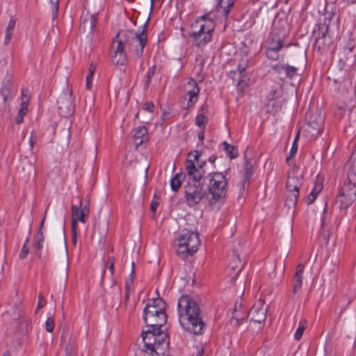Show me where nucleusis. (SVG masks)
Masks as SVG:
<instances>
[{
	"label": "nucleus",
	"instance_id": "nucleus-64",
	"mask_svg": "<svg viewBox=\"0 0 356 356\" xmlns=\"http://www.w3.org/2000/svg\"><path fill=\"white\" fill-rule=\"evenodd\" d=\"M198 138L200 140H204V129L200 131L199 133H198Z\"/></svg>",
	"mask_w": 356,
	"mask_h": 356
},
{
	"label": "nucleus",
	"instance_id": "nucleus-44",
	"mask_svg": "<svg viewBox=\"0 0 356 356\" xmlns=\"http://www.w3.org/2000/svg\"><path fill=\"white\" fill-rule=\"evenodd\" d=\"M135 270L134 268L131 269V273L129 275V280L126 282V289L127 291L130 287V285L132 284L134 279Z\"/></svg>",
	"mask_w": 356,
	"mask_h": 356
},
{
	"label": "nucleus",
	"instance_id": "nucleus-27",
	"mask_svg": "<svg viewBox=\"0 0 356 356\" xmlns=\"http://www.w3.org/2000/svg\"><path fill=\"white\" fill-rule=\"evenodd\" d=\"M185 175L183 173H177L170 180V186L172 191H177L181 186Z\"/></svg>",
	"mask_w": 356,
	"mask_h": 356
},
{
	"label": "nucleus",
	"instance_id": "nucleus-36",
	"mask_svg": "<svg viewBox=\"0 0 356 356\" xmlns=\"http://www.w3.org/2000/svg\"><path fill=\"white\" fill-rule=\"evenodd\" d=\"M52 13V18L54 19L58 15L59 0H49Z\"/></svg>",
	"mask_w": 356,
	"mask_h": 356
},
{
	"label": "nucleus",
	"instance_id": "nucleus-17",
	"mask_svg": "<svg viewBox=\"0 0 356 356\" xmlns=\"http://www.w3.org/2000/svg\"><path fill=\"white\" fill-rule=\"evenodd\" d=\"M119 33L116 35L115 39L118 42L117 47L114 51V55L112 58V62L115 65H122L127 61V54L124 51V41L119 38Z\"/></svg>",
	"mask_w": 356,
	"mask_h": 356
},
{
	"label": "nucleus",
	"instance_id": "nucleus-48",
	"mask_svg": "<svg viewBox=\"0 0 356 356\" xmlns=\"http://www.w3.org/2000/svg\"><path fill=\"white\" fill-rule=\"evenodd\" d=\"M325 225V220H323L322 222V227L323 228L322 237H323V240L325 241V243H327L328 241H329V238H330V232H329V231H325L324 229Z\"/></svg>",
	"mask_w": 356,
	"mask_h": 356
},
{
	"label": "nucleus",
	"instance_id": "nucleus-50",
	"mask_svg": "<svg viewBox=\"0 0 356 356\" xmlns=\"http://www.w3.org/2000/svg\"><path fill=\"white\" fill-rule=\"evenodd\" d=\"M95 70H96V65L95 64H93L92 63H90L89 69H88V73L86 76L87 79H88V78L92 79Z\"/></svg>",
	"mask_w": 356,
	"mask_h": 356
},
{
	"label": "nucleus",
	"instance_id": "nucleus-43",
	"mask_svg": "<svg viewBox=\"0 0 356 356\" xmlns=\"http://www.w3.org/2000/svg\"><path fill=\"white\" fill-rule=\"evenodd\" d=\"M244 317H239L238 315H234L232 318L230 320V323L234 326H238L240 325V321H243Z\"/></svg>",
	"mask_w": 356,
	"mask_h": 356
},
{
	"label": "nucleus",
	"instance_id": "nucleus-63",
	"mask_svg": "<svg viewBox=\"0 0 356 356\" xmlns=\"http://www.w3.org/2000/svg\"><path fill=\"white\" fill-rule=\"evenodd\" d=\"M46 215H47V211H45L44 213V216L40 222V227H39V229L38 230H42V228H43V226H44V220H45V218H46Z\"/></svg>",
	"mask_w": 356,
	"mask_h": 356
},
{
	"label": "nucleus",
	"instance_id": "nucleus-59",
	"mask_svg": "<svg viewBox=\"0 0 356 356\" xmlns=\"http://www.w3.org/2000/svg\"><path fill=\"white\" fill-rule=\"evenodd\" d=\"M159 206V202L156 201H152L150 206V209L152 212H155Z\"/></svg>",
	"mask_w": 356,
	"mask_h": 356
},
{
	"label": "nucleus",
	"instance_id": "nucleus-38",
	"mask_svg": "<svg viewBox=\"0 0 356 356\" xmlns=\"http://www.w3.org/2000/svg\"><path fill=\"white\" fill-rule=\"evenodd\" d=\"M45 329L48 332H52L54 329V319L53 317L47 318L45 322Z\"/></svg>",
	"mask_w": 356,
	"mask_h": 356
},
{
	"label": "nucleus",
	"instance_id": "nucleus-5",
	"mask_svg": "<svg viewBox=\"0 0 356 356\" xmlns=\"http://www.w3.org/2000/svg\"><path fill=\"white\" fill-rule=\"evenodd\" d=\"M209 180L208 191L211 197L209 202L213 209H218L220 203L226 196L227 192V180L221 172H212L207 177Z\"/></svg>",
	"mask_w": 356,
	"mask_h": 356
},
{
	"label": "nucleus",
	"instance_id": "nucleus-14",
	"mask_svg": "<svg viewBox=\"0 0 356 356\" xmlns=\"http://www.w3.org/2000/svg\"><path fill=\"white\" fill-rule=\"evenodd\" d=\"M126 35L132 36V44L136 47V55L140 57L143 52L144 47L147 43V34L145 33V26L143 27L141 32L135 33L129 31L126 33Z\"/></svg>",
	"mask_w": 356,
	"mask_h": 356
},
{
	"label": "nucleus",
	"instance_id": "nucleus-62",
	"mask_svg": "<svg viewBox=\"0 0 356 356\" xmlns=\"http://www.w3.org/2000/svg\"><path fill=\"white\" fill-rule=\"evenodd\" d=\"M106 266L108 267V270L110 271L111 274L113 275L114 273V264L106 263Z\"/></svg>",
	"mask_w": 356,
	"mask_h": 356
},
{
	"label": "nucleus",
	"instance_id": "nucleus-37",
	"mask_svg": "<svg viewBox=\"0 0 356 356\" xmlns=\"http://www.w3.org/2000/svg\"><path fill=\"white\" fill-rule=\"evenodd\" d=\"M299 134H298L296 136V138L293 141V147L290 151V155L286 158V162L289 163L291 158L293 157L297 152L298 150V140Z\"/></svg>",
	"mask_w": 356,
	"mask_h": 356
},
{
	"label": "nucleus",
	"instance_id": "nucleus-25",
	"mask_svg": "<svg viewBox=\"0 0 356 356\" xmlns=\"http://www.w3.org/2000/svg\"><path fill=\"white\" fill-rule=\"evenodd\" d=\"M233 0H218L217 8L220 11L222 10L224 16L227 17L229 13L230 8L234 6Z\"/></svg>",
	"mask_w": 356,
	"mask_h": 356
},
{
	"label": "nucleus",
	"instance_id": "nucleus-46",
	"mask_svg": "<svg viewBox=\"0 0 356 356\" xmlns=\"http://www.w3.org/2000/svg\"><path fill=\"white\" fill-rule=\"evenodd\" d=\"M266 56L268 58L276 60L278 58L277 51L270 49H267Z\"/></svg>",
	"mask_w": 356,
	"mask_h": 356
},
{
	"label": "nucleus",
	"instance_id": "nucleus-20",
	"mask_svg": "<svg viewBox=\"0 0 356 356\" xmlns=\"http://www.w3.org/2000/svg\"><path fill=\"white\" fill-rule=\"evenodd\" d=\"M134 140L136 143V147L140 145L143 142L147 140V130L145 127H139L134 130Z\"/></svg>",
	"mask_w": 356,
	"mask_h": 356
},
{
	"label": "nucleus",
	"instance_id": "nucleus-24",
	"mask_svg": "<svg viewBox=\"0 0 356 356\" xmlns=\"http://www.w3.org/2000/svg\"><path fill=\"white\" fill-rule=\"evenodd\" d=\"M185 242H180L178 241L177 243V254L183 258L185 259L188 257L190 255H192L193 253H195L196 251H192L189 246L184 244Z\"/></svg>",
	"mask_w": 356,
	"mask_h": 356
},
{
	"label": "nucleus",
	"instance_id": "nucleus-6",
	"mask_svg": "<svg viewBox=\"0 0 356 356\" xmlns=\"http://www.w3.org/2000/svg\"><path fill=\"white\" fill-rule=\"evenodd\" d=\"M200 157L201 153L197 150H195L188 154V157L186 162L185 168L188 177V181H191L192 183H200L205 173L204 167L206 165V161H202Z\"/></svg>",
	"mask_w": 356,
	"mask_h": 356
},
{
	"label": "nucleus",
	"instance_id": "nucleus-9",
	"mask_svg": "<svg viewBox=\"0 0 356 356\" xmlns=\"http://www.w3.org/2000/svg\"><path fill=\"white\" fill-rule=\"evenodd\" d=\"M58 111L60 116L68 118L75 110L74 97L72 90H66L60 94L57 100Z\"/></svg>",
	"mask_w": 356,
	"mask_h": 356
},
{
	"label": "nucleus",
	"instance_id": "nucleus-15",
	"mask_svg": "<svg viewBox=\"0 0 356 356\" xmlns=\"http://www.w3.org/2000/svg\"><path fill=\"white\" fill-rule=\"evenodd\" d=\"M267 314V307L264 306L263 300H258L252 307L248 314L250 321L257 323L265 321Z\"/></svg>",
	"mask_w": 356,
	"mask_h": 356
},
{
	"label": "nucleus",
	"instance_id": "nucleus-61",
	"mask_svg": "<svg viewBox=\"0 0 356 356\" xmlns=\"http://www.w3.org/2000/svg\"><path fill=\"white\" fill-rule=\"evenodd\" d=\"M76 229V228H74V229H72V243L74 245H76V238H77Z\"/></svg>",
	"mask_w": 356,
	"mask_h": 356
},
{
	"label": "nucleus",
	"instance_id": "nucleus-23",
	"mask_svg": "<svg viewBox=\"0 0 356 356\" xmlns=\"http://www.w3.org/2000/svg\"><path fill=\"white\" fill-rule=\"evenodd\" d=\"M253 165L254 164L252 163V161L245 157L244 181L242 186L243 189L245 188L246 184H248L250 183V179L254 173Z\"/></svg>",
	"mask_w": 356,
	"mask_h": 356
},
{
	"label": "nucleus",
	"instance_id": "nucleus-26",
	"mask_svg": "<svg viewBox=\"0 0 356 356\" xmlns=\"http://www.w3.org/2000/svg\"><path fill=\"white\" fill-rule=\"evenodd\" d=\"M16 19L11 18L8 22V24L6 29V35H5V40H4V44L8 45L13 37V31L15 29V26L16 24Z\"/></svg>",
	"mask_w": 356,
	"mask_h": 356
},
{
	"label": "nucleus",
	"instance_id": "nucleus-11",
	"mask_svg": "<svg viewBox=\"0 0 356 356\" xmlns=\"http://www.w3.org/2000/svg\"><path fill=\"white\" fill-rule=\"evenodd\" d=\"M323 123L320 115H307V125L305 129L306 136L309 140H315L320 135Z\"/></svg>",
	"mask_w": 356,
	"mask_h": 356
},
{
	"label": "nucleus",
	"instance_id": "nucleus-40",
	"mask_svg": "<svg viewBox=\"0 0 356 356\" xmlns=\"http://www.w3.org/2000/svg\"><path fill=\"white\" fill-rule=\"evenodd\" d=\"M63 238H62V240L60 241V252H62V254L64 256L67 257V245H66V242H65V239L64 230L63 231Z\"/></svg>",
	"mask_w": 356,
	"mask_h": 356
},
{
	"label": "nucleus",
	"instance_id": "nucleus-16",
	"mask_svg": "<svg viewBox=\"0 0 356 356\" xmlns=\"http://www.w3.org/2000/svg\"><path fill=\"white\" fill-rule=\"evenodd\" d=\"M177 241L185 242L184 244L189 246L192 251H197L200 245L199 234L188 230H184L177 238Z\"/></svg>",
	"mask_w": 356,
	"mask_h": 356
},
{
	"label": "nucleus",
	"instance_id": "nucleus-18",
	"mask_svg": "<svg viewBox=\"0 0 356 356\" xmlns=\"http://www.w3.org/2000/svg\"><path fill=\"white\" fill-rule=\"evenodd\" d=\"M273 70L279 75L280 79L291 78L296 72L297 68L284 64H278L273 67Z\"/></svg>",
	"mask_w": 356,
	"mask_h": 356
},
{
	"label": "nucleus",
	"instance_id": "nucleus-49",
	"mask_svg": "<svg viewBox=\"0 0 356 356\" xmlns=\"http://www.w3.org/2000/svg\"><path fill=\"white\" fill-rule=\"evenodd\" d=\"M26 111L19 109L18 115L15 119L17 124H20L23 121L24 116L26 115Z\"/></svg>",
	"mask_w": 356,
	"mask_h": 356
},
{
	"label": "nucleus",
	"instance_id": "nucleus-52",
	"mask_svg": "<svg viewBox=\"0 0 356 356\" xmlns=\"http://www.w3.org/2000/svg\"><path fill=\"white\" fill-rule=\"evenodd\" d=\"M28 102H29V97H26V99H24V97H23L22 101L21 102L19 109L27 111Z\"/></svg>",
	"mask_w": 356,
	"mask_h": 356
},
{
	"label": "nucleus",
	"instance_id": "nucleus-55",
	"mask_svg": "<svg viewBox=\"0 0 356 356\" xmlns=\"http://www.w3.org/2000/svg\"><path fill=\"white\" fill-rule=\"evenodd\" d=\"M322 189H323V184H322V183H321V182H316V183L315 184V186H314V188H313V191H314L316 193H318H318L321 191V190H322Z\"/></svg>",
	"mask_w": 356,
	"mask_h": 356
},
{
	"label": "nucleus",
	"instance_id": "nucleus-8",
	"mask_svg": "<svg viewBox=\"0 0 356 356\" xmlns=\"http://www.w3.org/2000/svg\"><path fill=\"white\" fill-rule=\"evenodd\" d=\"M143 320L148 327L161 328L167 321V315L160 308L146 306L143 311Z\"/></svg>",
	"mask_w": 356,
	"mask_h": 356
},
{
	"label": "nucleus",
	"instance_id": "nucleus-33",
	"mask_svg": "<svg viewBox=\"0 0 356 356\" xmlns=\"http://www.w3.org/2000/svg\"><path fill=\"white\" fill-rule=\"evenodd\" d=\"M146 306L154 307L155 308H160L161 311H164L165 302L161 298H154L151 300Z\"/></svg>",
	"mask_w": 356,
	"mask_h": 356
},
{
	"label": "nucleus",
	"instance_id": "nucleus-56",
	"mask_svg": "<svg viewBox=\"0 0 356 356\" xmlns=\"http://www.w3.org/2000/svg\"><path fill=\"white\" fill-rule=\"evenodd\" d=\"M304 264H299L297 266L296 272L295 275H302L303 274V270H304Z\"/></svg>",
	"mask_w": 356,
	"mask_h": 356
},
{
	"label": "nucleus",
	"instance_id": "nucleus-47",
	"mask_svg": "<svg viewBox=\"0 0 356 356\" xmlns=\"http://www.w3.org/2000/svg\"><path fill=\"white\" fill-rule=\"evenodd\" d=\"M248 62L246 60H241L238 65V70L240 74H242L246 69Z\"/></svg>",
	"mask_w": 356,
	"mask_h": 356
},
{
	"label": "nucleus",
	"instance_id": "nucleus-19",
	"mask_svg": "<svg viewBox=\"0 0 356 356\" xmlns=\"http://www.w3.org/2000/svg\"><path fill=\"white\" fill-rule=\"evenodd\" d=\"M96 14H83L81 19V27L83 31L91 33L96 24Z\"/></svg>",
	"mask_w": 356,
	"mask_h": 356
},
{
	"label": "nucleus",
	"instance_id": "nucleus-22",
	"mask_svg": "<svg viewBox=\"0 0 356 356\" xmlns=\"http://www.w3.org/2000/svg\"><path fill=\"white\" fill-rule=\"evenodd\" d=\"M72 229L76 228L77 221L79 220L82 222H85V214L83 212L80 211V208L78 206L72 205Z\"/></svg>",
	"mask_w": 356,
	"mask_h": 356
},
{
	"label": "nucleus",
	"instance_id": "nucleus-12",
	"mask_svg": "<svg viewBox=\"0 0 356 356\" xmlns=\"http://www.w3.org/2000/svg\"><path fill=\"white\" fill-rule=\"evenodd\" d=\"M328 24H320L317 29H314V34L316 37L315 47L319 50H324L325 47L331 42V37L328 33Z\"/></svg>",
	"mask_w": 356,
	"mask_h": 356
},
{
	"label": "nucleus",
	"instance_id": "nucleus-60",
	"mask_svg": "<svg viewBox=\"0 0 356 356\" xmlns=\"http://www.w3.org/2000/svg\"><path fill=\"white\" fill-rule=\"evenodd\" d=\"M92 84V79H89V78H88V79H86V88L88 90H91Z\"/></svg>",
	"mask_w": 356,
	"mask_h": 356
},
{
	"label": "nucleus",
	"instance_id": "nucleus-31",
	"mask_svg": "<svg viewBox=\"0 0 356 356\" xmlns=\"http://www.w3.org/2000/svg\"><path fill=\"white\" fill-rule=\"evenodd\" d=\"M44 240V236L42 230H38L37 234L35 236V244L34 248L40 251L42 248V243ZM38 256H40V252H38Z\"/></svg>",
	"mask_w": 356,
	"mask_h": 356
},
{
	"label": "nucleus",
	"instance_id": "nucleus-30",
	"mask_svg": "<svg viewBox=\"0 0 356 356\" xmlns=\"http://www.w3.org/2000/svg\"><path fill=\"white\" fill-rule=\"evenodd\" d=\"M188 85L193 87V88L188 92V93L190 96V99L188 101V103H189V102H192L193 97H195L197 96L200 90L197 85V83L195 82V81L194 79H190L188 82Z\"/></svg>",
	"mask_w": 356,
	"mask_h": 356
},
{
	"label": "nucleus",
	"instance_id": "nucleus-32",
	"mask_svg": "<svg viewBox=\"0 0 356 356\" xmlns=\"http://www.w3.org/2000/svg\"><path fill=\"white\" fill-rule=\"evenodd\" d=\"M222 145L224 146L225 151L230 159H233L238 156V152L235 146L231 145L227 142H223Z\"/></svg>",
	"mask_w": 356,
	"mask_h": 356
},
{
	"label": "nucleus",
	"instance_id": "nucleus-39",
	"mask_svg": "<svg viewBox=\"0 0 356 356\" xmlns=\"http://www.w3.org/2000/svg\"><path fill=\"white\" fill-rule=\"evenodd\" d=\"M28 242L29 238H26L19 253V258L22 259H24L26 257L27 254L29 253V248L27 247Z\"/></svg>",
	"mask_w": 356,
	"mask_h": 356
},
{
	"label": "nucleus",
	"instance_id": "nucleus-3",
	"mask_svg": "<svg viewBox=\"0 0 356 356\" xmlns=\"http://www.w3.org/2000/svg\"><path fill=\"white\" fill-rule=\"evenodd\" d=\"M356 60V48L353 40H350L346 45H341L339 48L338 60L334 62L329 72L337 82L343 79L345 74L343 69L346 66H352Z\"/></svg>",
	"mask_w": 356,
	"mask_h": 356
},
{
	"label": "nucleus",
	"instance_id": "nucleus-51",
	"mask_svg": "<svg viewBox=\"0 0 356 356\" xmlns=\"http://www.w3.org/2000/svg\"><path fill=\"white\" fill-rule=\"evenodd\" d=\"M44 300V297L42 294L40 293L38 296V302L36 308V312L42 308L44 307V304L42 303V301Z\"/></svg>",
	"mask_w": 356,
	"mask_h": 356
},
{
	"label": "nucleus",
	"instance_id": "nucleus-41",
	"mask_svg": "<svg viewBox=\"0 0 356 356\" xmlns=\"http://www.w3.org/2000/svg\"><path fill=\"white\" fill-rule=\"evenodd\" d=\"M207 118L204 115H200L197 116L195 122L196 124L199 127L204 126V124L207 123ZM203 129H204V127H203Z\"/></svg>",
	"mask_w": 356,
	"mask_h": 356
},
{
	"label": "nucleus",
	"instance_id": "nucleus-34",
	"mask_svg": "<svg viewBox=\"0 0 356 356\" xmlns=\"http://www.w3.org/2000/svg\"><path fill=\"white\" fill-rule=\"evenodd\" d=\"M302 276L298 275H294V284L293 286V292L294 293H296L300 291V289L302 286Z\"/></svg>",
	"mask_w": 356,
	"mask_h": 356
},
{
	"label": "nucleus",
	"instance_id": "nucleus-2",
	"mask_svg": "<svg viewBox=\"0 0 356 356\" xmlns=\"http://www.w3.org/2000/svg\"><path fill=\"white\" fill-rule=\"evenodd\" d=\"M168 334L162 332L161 328L149 327L143 331L141 337L144 343V349L148 356H159L163 354L169 342L166 341Z\"/></svg>",
	"mask_w": 356,
	"mask_h": 356
},
{
	"label": "nucleus",
	"instance_id": "nucleus-58",
	"mask_svg": "<svg viewBox=\"0 0 356 356\" xmlns=\"http://www.w3.org/2000/svg\"><path fill=\"white\" fill-rule=\"evenodd\" d=\"M82 203H83L82 200H81V202H80V207H81L80 211L84 213L85 215H87L88 213V212H89V209L87 207V205L83 206Z\"/></svg>",
	"mask_w": 356,
	"mask_h": 356
},
{
	"label": "nucleus",
	"instance_id": "nucleus-54",
	"mask_svg": "<svg viewBox=\"0 0 356 356\" xmlns=\"http://www.w3.org/2000/svg\"><path fill=\"white\" fill-rule=\"evenodd\" d=\"M154 108V105L152 102H146L144 105V110L152 113Z\"/></svg>",
	"mask_w": 356,
	"mask_h": 356
},
{
	"label": "nucleus",
	"instance_id": "nucleus-53",
	"mask_svg": "<svg viewBox=\"0 0 356 356\" xmlns=\"http://www.w3.org/2000/svg\"><path fill=\"white\" fill-rule=\"evenodd\" d=\"M204 62L205 60L204 58H201L200 60L199 64L195 67V70L198 74H200L202 72Z\"/></svg>",
	"mask_w": 356,
	"mask_h": 356
},
{
	"label": "nucleus",
	"instance_id": "nucleus-1",
	"mask_svg": "<svg viewBox=\"0 0 356 356\" xmlns=\"http://www.w3.org/2000/svg\"><path fill=\"white\" fill-rule=\"evenodd\" d=\"M179 323L188 332L201 334L205 326L197 303L189 296H181L178 302Z\"/></svg>",
	"mask_w": 356,
	"mask_h": 356
},
{
	"label": "nucleus",
	"instance_id": "nucleus-45",
	"mask_svg": "<svg viewBox=\"0 0 356 356\" xmlns=\"http://www.w3.org/2000/svg\"><path fill=\"white\" fill-rule=\"evenodd\" d=\"M317 195H318V193H316L312 190V191L308 195V196L307 197V203L308 204H312L314 202V200H316Z\"/></svg>",
	"mask_w": 356,
	"mask_h": 356
},
{
	"label": "nucleus",
	"instance_id": "nucleus-42",
	"mask_svg": "<svg viewBox=\"0 0 356 356\" xmlns=\"http://www.w3.org/2000/svg\"><path fill=\"white\" fill-rule=\"evenodd\" d=\"M282 33H277L275 27H274L273 32L268 39V42H274L276 43V37L282 35Z\"/></svg>",
	"mask_w": 356,
	"mask_h": 356
},
{
	"label": "nucleus",
	"instance_id": "nucleus-57",
	"mask_svg": "<svg viewBox=\"0 0 356 356\" xmlns=\"http://www.w3.org/2000/svg\"><path fill=\"white\" fill-rule=\"evenodd\" d=\"M155 71H156V66L153 65L152 67H150L149 69L147 75V78H149V79H152L155 74Z\"/></svg>",
	"mask_w": 356,
	"mask_h": 356
},
{
	"label": "nucleus",
	"instance_id": "nucleus-7",
	"mask_svg": "<svg viewBox=\"0 0 356 356\" xmlns=\"http://www.w3.org/2000/svg\"><path fill=\"white\" fill-rule=\"evenodd\" d=\"M184 189L186 201L190 207L196 206L207 195V191L200 183L188 181Z\"/></svg>",
	"mask_w": 356,
	"mask_h": 356
},
{
	"label": "nucleus",
	"instance_id": "nucleus-13",
	"mask_svg": "<svg viewBox=\"0 0 356 356\" xmlns=\"http://www.w3.org/2000/svg\"><path fill=\"white\" fill-rule=\"evenodd\" d=\"M303 183L302 172L298 168L293 169L288 175L286 188L288 192L298 193Z\"/></svg>",
	"mask_w": 356,
	"mask_h": 356
},
{
	"label": "nucleus",
	"instance_id": "nucleus-28",
	"mask_svg": "<svg viewBox=\"0 0 356 356\" xmlns=\"http://www.w3.org/2000/svg\"><path fill=\"white\" fill-rule=\"evenodd\" d=\"M298 195V193L288 192L285 202V205L289 209L294 207L297 203Z\"/></svg>",
	"mask_w": 356,
	"mask_h": 356
},
{
	"label": "nucleus",
	"instance_id": "nucleus-21",
	"mask_svg": "<svg viewBox=\"0 0 356 356\" xmlns=\"http://www.w3.org/2000/svg\"><path fill=\"white\" fill-rule=\"evenodd\" d=\"M324 16V23L323 24H328L330 26V23L331 21L335 18V19L338 20V17H336L335 8L333 4H326L323 11H319Z\"/></svg>",
	"mask_w": 356,
	"mask_h": 356
},
{
	"label": "nucleus",
	"instance_id": "nucleus-10",
	"mask_svg": "<svg viewBox=\"0 0 356 356\" xmlns=\"http://www.w3.org/2000/svg\"><path fill=\"white\" fill-rule=\"evenodd\" d=\"M356 199V186L352 184H344L340 194L337 197V203L340 204L341 209H346Z\"/></svg>",
	"mask_w": 356,
	"mask_h": 356
},
{
	"label": "nucleus",
	"instance_id": "nucleus-4",
	"mask_svg": "<svg viewBox=\"0 0 356 356\" xmlns=\"http://www.w3.org/2000/svg\"><path fill=\"white\" fill-rule=\"evenodd\" d=\"M215 29L213 20L206 15L202 16L191 25L189 36L193 40V44L202 47L208 43L213 35Z\"/></svg>",
	"mask_w": 356,
	"mask_h": 356
},
{
	"label": "nucleus",
	"instance_id": "nucleus-35",
	"mask_svg": "<svg viewBox=\"0 0 356 356\" xmlns=\"http://www.w3.org/2000/svg\"><path fill=\"white\" fill-rule=\"evenodd\" d=\"M305 323H306L305 321H301L300 322L299 327H298V330H296L295 335H294V338L296 340H300V338L302 337L304 330L305 329Z\"/></svg>",
	"mask_w": 356,
	"mask_h": 356
},
{
	"label": "nucleus",
	"instance_id": "nucleus-29",
	"mask_svg": "<svg viewBox=\"0 0 356 356\" xmlns=\"http://www.w3.org/2000/svg\"><path fill=\"white\" fill-rule=\"evenodd\" d=\"M285 37V32H283L282 33V35H279L278 37H276V43L274 42H268V49L270 50H274L276 51H278L279 49L282 47V43L283 41V39Z\"/></svg>",
	"mask_w": 356,
	"mask_h": 356
}]
</instances>
